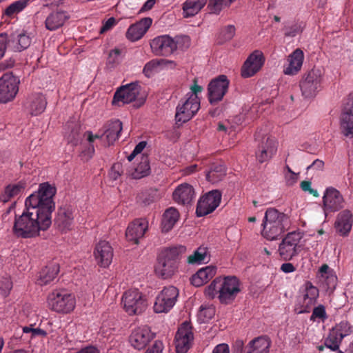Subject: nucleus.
<instances>
[{
    "instance_id": "nucleus-1",
    "label": "nucleus",
    "mask_w": 353,
    "mask_h": 353,
    "mask_svg": "<svg viewBox=\"0 0 353 353\" xmlns=\"http://www.w3.org/2000/svg\"><path fill=\"white\" fill-rule=\"evenodd\" d=\"M56 188L48 183H41L38 190L25 200L22 214L16 216L13 232L17 237L34 238L47 230L52 223V214L55 209L53 197Z\"/></svg>"
},
{
    "instance_id": "nucleus-2",
    "label": "nucleus",
    "mask_w": 353,
    "mask_h": 353,
    "mask_svg": "<svg viewBox=\"0 0 353 353\" xmlns=\"http://www.w3.org/2000/svg\"><path fill=\"white\" fill-rule=\"evenodd\" d=\"M241 291V283L235 276H219L205 289V295L217 299L221 304L232 303Z\"/></svg>"
},
{
    "instance_id": "nucleus-3",
    "label": "nucleus",
    "mask_w": 353,
    "mask_h": 353,
    "mask_svg": "<svg viewBox=\"0 0 353 353\" xmlns=\"http://www.w3.org/2000/svg\"><path fill=\"white\" fill-rule=\"evenodd\" d=\"M289 216L274 208L265 212L261 224V236L268 241L276 240L289 228Z\"/></svg>"
},
{
    "instance_id": "nucleus-4",
    "label": "nucleus",
    "mask_w": 353,
    "mask_h": 353,
    "mask_svg": "<svg viewBox=\"0 0 353 353\" xmlns=\"http://www.w3.org/2000/svg\"><path fill=\"white\" fill-rule=\"evenodd\" d=\"M203 91V87L196 81L190 86V92L186 94L176 107V120L177 122L185 123L190 120L200 108L199 94Z\"/></svg>"
},
{
    "instance_id": "nucleus-5",
    "label": "nucleus",
    "mask_w": 353,
    "mask_h": 353,
    "mask_svg": "<svg viewBox=\"0 0 353 353\" xmlns=\"http://www.w3.org/2000/svg\"><path fill=\"white\" fill-rule=\"evenodd\" d=\"M184 250L183 246L165 249L162 257L159 259L155 265L156 274L163 279L171 278L179 268V254Z\"/></svg>"
},
{
    "instance_id": "nucleus-6",
    "label": "nucleus",
    "mask_w": 353,
    "mask_h": 353,
    "mask_svg": "<svg viewBox=\"0 0 353 353\" xmlns=\"http://www.w3.org/2000/svg\"><path fill=\"white\" fill-rule=\"evenodd\" d=\"M76 303L74 295L63 289L52 291L46 299L48 309L60 314L71 313L74 310Z\"/></svg>"
},
{
    "instance_id": "nucleus-7",
    "label": "nucleus",
    "mask_w": 353,
    "mask_h": 353,
    "mask_svg": "<svg viewBox=\"0 0 353 353\" xmlns=\"http://www.w3.org/2000/svg\"><path fill=\"white\" fill-rule=\"evenodd\" d=\"M122 130V123L119 120H114L110 122L103 133L105 139L109 145L114 143L119 137L120 133ZM103 134L93 133L90 131L85 132L83 137L89 143L88 149L82 152V157L84 159L88 160L93 156L94 153V148L92 143L96 140L101 139Z\"/></svg>"
},
{
    "instance_id": "nucleus-8",
    "label": "nucleus",
    "mask_w": 353,
    "mask_h": 353,
    "mask_svg": "<svg viewBox=\"0 0 353 353\" xmlns=\"http://www.w3.org/2000/svg\"><path fill=\"white\" fill-rule=\"evenodd\" d=\"M303 232L300 230L288 232L279 243L278 252L280 256L289 261L298 255L303 247Z\"/></svg>"
},
{
    "instance_id": "nucleus-9",
    "label": "nucleus",
    "mask_w": 353,
    "mask_h": 353,
    "mask_svg": "<svg viewBox=\"0 0 353 353\" xmlns=\"http://www.w3.org/2000/svg\"><path fill=\"white\" fill-rule=\"evenodd\" d=\"M122 303L125 311L130 315L142 313L148 307V300L139 290L131 288L122 296Z\"/></svg>"
},
{
    "instance_id": "nucleus-10",
    "label": "nucleus",
    "mask_w": 353,
    "mask_h": 353,
    "mask_svg": "<svg viewBox=\"0 0 353 353\" xmlns=\"http://www.w3.org/2000/svg\"><path fill=\"white\" fill-rule=\"evenodd\" d=\"M179 294V290L176 287H164L155 298L154 312L157 314L169 312L176 304Z\"/></svg>"
},
{
    "instance_id": "nucleus-11",
    "label": "nucleus",
    "mask_w": 353,
    "mask_h": 353,
    "mask_svg": "<svg viewBox=\"0 0 353 353\" xmlns=\"http://www.w3.org/2000/svg\"><path fill=\"white\" fill-rule=\"evenodd\" d=\"M323 80V72L319 68L312 69L303 77L300 87L305 98H312L316 96L321 88Z\"/></svg>"
},
{
    "instance_id": "nucleus-12",
    "label": "nucleus",
    "mask_w": 353,
    "mask_h": 353,
    "mask_svg": "<svg viewBox=\"0 0 353 353\" xmlns=\"http://www.w3.org/2000/svg\"><path fill=\"white\" fill-rule=\"evenodd\" d=\"M323 210L325 216L330 212H337L345 205L342 194L334 187L325 188L323 195Z\"/></svg>"
},
{
    "instance_id": "nucleus-13",
    "label": "nucleus",
    "mask_w": 353,
    "mask_h": 353,
    "mask_svg": "<svg viewBox=\"0 0 353 353\" xmlns=\"http://www.w3.org/2000/svg\"><path fill=\"white\" fill-rule=\"evenodd\" d=\"M19 79L12 73H6L0 78V103L13 100L18 91Z\"/></svg>"
},
{
    "instance_id": "nucleus-14",
    "label": "nucleus",
    "mask_w": 353,
    "mask_h": 353,
    "mask_svg": "<svg viewBox=\"0 0 353 353\" xmlns=\"http://www.w3.org/2000/svg\"><path fill=\"white\" fill-rule=\"evenodd\" d=\"M256 139L261 141V145L256 152V157L260 163L270 160L275 154L277 150V142L275 139L268 134H261L260 132L256 134Z\"/></svg>"
},
{
    "instance_id": "nucleus-15",
    "label": "nucleus",
    "mask_w": 353,
    "mask_h": 353,
    "mask_svg": "<svg viewBox=\"0 0 353 353\" xmlns=\"http://www.w3.org/2000/svg\"><path fill=\"white\" fill-rule=\"evenodd\" d=\"M221 193L219 190H212L203 195L199 201L196 210L198 216H203L212 212L220 204Z\"/></svg>"
},
{
    "instance_id": "nucleus-16",
    "label": "nucleus",
    "mask_w": 353,
    "mask_h": 353,
    "mask_svg": "<svg viewBox=\"0 0 353 353\" xmlns=\"http://www.w3.org/2000/svg\"><path fill=\"white\" fill-rule=\"evenodd\" d=\"M194 339L192 327L188 322H184L179 327L175 336L176 353H186L190 348Z\"/></svg>"
},
{
    "instance_id": "nucleus-17",
    "label": "nucleus",
    "mask_w": 353,
    "mask_h": 353,
    "mask_svg": "<svg viewBox=\"0 0 353 353\" xmlns=\"http://www.w3.org/2000/svg\"><path fill=\"white\" fill-rule=\"evenodd\" d=\"M229 83V80L225 75H220L210 82L208 91L210 103H215L223 99L228 92Z\"/></svg>"
},
{
    "instance_id": "nucleus-18",
    "label": "nucleus",
    "mask_w": 353,
    "mask_h": 353,
    "mask_svg": "<svg viewBox=\"0 0 353 353\" xmlns=\"http://www.w3.org/2000/svg\"><path fill=\"white\" fill-rule=\"evenodd\" d=\"M150 48L157 56H169L176 50L177 46L172 37L165 34L154 38L150 42Z\"/></svg>"
},
{
    "instance_id": "nucleus-19",
    "label": "nucleus",
    "mask_w": 353,
    "mask_h": 353,
    "mask_svg": "<svg viewBox=\"0 0 353 353\" xmlns=\"http://www.w3.org/2000/svg\"><path fill=\"white\" fill-rule=\"evenodd\" d=\"M265 58L261 50H254L251 53L241 68V76L248 78L257 73L264 65Z\"/></svg>"
},
{
    "instance_id": "nucleus-20",
    "label": "nucleus",
    "mask_w": 353,
    "mask_h": 353,
    "mask_svg": "<svg viewBox=\"0 0 353 353\" xmlns=\"http://www.w3.org/2000/svg\"><path fill=\"white\" fill-rule=\"evenodd\" d=\"M140 92L138 83H131L121 86L114 94L112 103L119 106L134 101Z\"/></svg>"
},
{
    "instance_id": "nucleus-21",
    "label": "nucleus",
    "mask_w": 353,
    "mask_h": 353,
    "mask_svg": "<svg viewBox=\"0 0 353 353\" xmlns=\"http://www.w3.org/2000/svg\"><path fill=\"white\" fill-rule=\"evenodd\" d=\"M318 285L322 290L332 292L337 284V276L333 269L327 264L322 265L316 275Z\"/></svg>"
},
{
    "instance_id": "nucleus-22",
    "label": "nucleus",
    "mask_w": 353,
    "mask_h": 353,
    "mask_svg": "<svg viewBox=\"0 0 353 353\" xmlns=\"http://www.w3.org/2000/svg\"><path fill=\"white\" fill-rule=\"evenodd\" d=\"M154 334L147 325L134 328L129 337L130 345L137 350H142L146 347L153 339Z\"/></svg>"
},
{
    "instance_id": "nucleus-23",
    "label": "nucleus",
    "mask_w": 353,
    "mask_h": 353,
    "mask_svg": "<svg viewBox=\"0 0 353 353\" xmlns=\"http://www.w3.org/2000/svg\"><path fill=\"white\" fill-rule=\"evenodd\" d=\"M148 221L145 219H137L131 222L125 231V237L128 242L137 245L139 243L148 229Z\"/></svg>"
},
{
    "instance_id": "nucleus-24",
    "label": "nucleus",
    "mask_w": 353,
    "mask_h": 353,
    "mask_svg": "<svg viewBox=\"0 0 353 353\" xmlns=\"http://www.w3.org/2000/svg\"><path fill=\"white\" fill-rule=\"evenodd\" d=\"M304 52L300 48H296L290 53L283 65V72L285 75L294 76L301 70L304 61Z\"/></svg>"
},
{
    "instance_id": "nucleus-25",
    "label": "nucleus",
    "mask_w": 353,
    "mask_h": 353,
    "mask_svg": "<svg viewBox=\"0 0 353 353\" xmlns=\"http://www.w3.org/2000/svg\"><path fill=\"white\" fill-rule=\"evenodd\" d=\"M94 256L97 263L102 268L108 267L113 259V249L105 241H99L94 249Z\"/></svg>"
},
{
    "instance_id": "nucleus-26",
    "label": "nucleus",
    "mask_w": 353,
    "mask_h": 353,
    "mask_svg": "<svg viewBox=\"0 0 353 353\" xmlns=\"http://www.w3.org/2000/svg\"><path fill=\"white\" fill-rule=\"evenodd\" d=\"M70 18V15L66 10H52L46 17L45 28L48 30L55 31L63 27Z\"/></svg>"
},
{
    "instance_id": "nucleus-27",
    "label": "nucleus",
    "mask_w": 353,
    "mask_h": 353,
    "mask_svg": "<svg viewBox=\"0 0 353 353\" xmlns=\"http://www.w3.org/2000/svg\"><path fill=\"white\" fill-rule=\"evenodd\" d=\"M47 106V100L41 93H34L26 99L24 104L26 111L32 116H37L44 112Z\"/></svg>"
},
{
    "instance_id": "nucleus-28",
    "label": "nucleus",
    "mask_w": 353,
    "mask_h": 353,
    "mask_svg": "<svg viewBox=\"0 0 353 353\" xmlns=\"http://www.w3.org/2000/svg\"><path fill=\"white\" fill-rule=\"evenodd\" d=\"M300 292L303 307L300 312H307L316 303L319 290L311 282L307 281L301 286Z\"/></svg>"
},
{
    "instance_id": "nucleus-29",
    "label": "nucleus",
    "mask_w": 353,
    "mask_h": 353,
    "mask_svg": "<svg viewBox=\"0 0 353 353\" xmlns=\"http://www.w3.org/2000/svg\"><path fill=\"white\" fill-rule=\"evenodd\" d=\"M353 225V214L350 210H343L336 216L334 228L336 232L343 236H347Z\"/></svg>"
},
{
    "instance_id": "nucleus-30",
    "label": "nucleus",
    "mask_w": 353,
    "mask_h": 353,
    "mask_svg": "<svg viewBox=\"0 0 353 353\" xmlns=\"http://www.w3.org/2000/svg\"><path fill=\"white\" fill-rule=\"evenodd\" d=\"M152 23V20L151 18L145 17L131 25L126 32L127 39L131 41L139 40L146 33Z\"/></svg>"
},
{
    "instance_id": "nucleus-31",
    "label": "nucleus",
    "mask_w": 353,
    "mask_h": 353,
    "mask_svg": "<svg viewBox=\"0 0 353 353\" xmlns=\"http://www.w3.org/2000/svg\"><path fill=\"white\" fill-rule=\"evenodd\" d=\"M195 196L193 187L188 183L179 185L172 193L173 200L179 203L186 205L190 203Z\"/></svg>"
},
{
    "instance_id": "nucleus-32",
    "label": "nucleus",
    "mask_w": 353,
    "mask_h": 353,
    "mask_svg": "<svg viewBox=\"0 0 353 353\" xmlns=\"http://www.w3.org/2000/svg\"><path fill=\"white\" fill-rule=\"evenodd\" d=\"M74 222V210L71 207H62L58 210L56 224L62 232L72 229Z\"/></svg>"
},
{
    "instance_id": "nucleus-33",
    "label": "nucleus",
    "mask_w": 353,
    "mask_h": 353,
    "mask_svg": "<svg viewBox=\"0 0 353 353\" xmlns=\"http://www.w3.org/2000/svg\"><path fill=\"white\" fill-rule=\"evenodd\" d=\"M341 130L342 134L349 138L353 137V101L345 107L341 116Z\"/></svg>"
},
{
    "instance_id": "nucleus-34",
    "label": "nucleus",
    "mask_w": 353,
    "mask_h": 353,
    "mask_svg": "<svg viewBox=\"0 0 353 353\" xmlns=\"http://www.w3.org/2000/svg\"><path fill=\"white\" fill-rule=\"evenodd\" d=\"M216 273V268L208 265L199 270L191 278V283L196 287H200L208 283Z\"/></svg>"
},
{
    "instance_id": "nucleus-35",
    "label": "nucleus",
    "mask_w": 353,
    "mask_h": 353,
    "mask_svg": "<svg viewBox=\"0 0 353 353\" xmlns=\"http://www.w3.org/2000/svg\"><path fill=\"white\" fill-rule=\"evenodd\" d=\"M25 184L22 182L12 183L6 185L0 194V201L7 203L19 198L23 193Z\"/></svg>"
},
{
    "instance_id": "nucleus-36",
    "label": "nucleus",
    "mask_w": 353,
    "mask_h": 353,
    "mask_svg": "<svg viewBox=\"0 0 353 353\" xmlns=\"http://www.w3.org/2000/svg\"><path fill=\"white\" fill-rule=\"evenodd\" d=\"M271 341L267 336H259L250 341L245 347V353H268Z\"/></svg>"
},
{
    "instance_id": "nucleus-37",
    "label": "nucleus",
    "mask_w": 353,
    "mask_h": 353,
    "mask_svg": "<svg viewBox=\"0 0 353 353\" xmlns=\"http://www.w3.org/2000/svg\"><path fill=\"white\" fill-rule=\"evenodd\" d=\"M179 217L180 214L175 208L170 207L166 209L161 218V229L162 232H170L178 222Z\"/></svg>"
},
{
    "instance_id": "nucleus-38",
    "label": "nucleus",
    "mask_w": 353,
    "mask_h": 353,
    "mask_svg": "<svg viewBox=\"0 0 353 353\" xmlns=\"http://www.w3.org/2000/svg\"><path fill=\"white\" fill-rule=\"evenodd\" d=\"M150 172L148 157L141 154L139 163L128 171V174L133 179H139L148 176Z\"/></svg>"
},
{
    "instance_id": "nucleus-39",
    "label": "nucleus",
    "mask_w": 353,
    "mask_h": 353,
    "mask_svg": "<svg viewBox=\"0 0 353 353\" xmlns=\"http://www.w3.org/2000/svg\"><path fill=\"white\" fill-rule=\"evenodd\" d=\"M208 0H185L183 3V15L191 17L197 14L205 6Z\"/></svg>"
},
{
    "instance_id": "nucleus-40",
    "label": "nucleus",
    "mask_w": 353,
    "mask_h": 353,
    "mask_svg": "<svg viewBox=\"0 0 353 353\" xmlns=\"http://www.w3.org/2000/svg\"><path fill=\"white\" fill-rule=\"evenodd\" d=\"M59 272V264L54 263L47 265L40 272L39 283L41 285L49 283L57 277Z\"/></svg>"
},
{
    "instance_id": "nucleus-41",
    "label": "nucleus",
    "mask_w": 353,
    "mask_h": 353,
    "mask_svg": "<svg viewBox=\"0 0 353 353\" xmlns=\"http://www.w3.org/2000/svg\"><path fill=\"white\" fill-rule=\"evenodd\" d=\"M31 43V39L28 35L25 33H20L16 37H13L11 40H8V48L13 51H22L26 49Z\"/></svg>"
},
{
    "instance_id": "nucleus-42",
    "label": "nucleus",
    "mask_w": 353,
    "mask_h": 353,
    "mask_svg": "<svg viewBox=\"0 0 353 353\" xmlns=\"http://www.w3.org/2000/svg\"><path fill=\"white\" fill-rule=\"evenodd\" d=\"M210 254L208 248L204 246L198 248L192 254L188 257V262L190 264L207 263L210 261Z\"/></svg>"
},
{
    "instance_id": "nucleus-43",
    "label": "nucleus",
    "mask_w": 353,
    "mask_h": 353,
    "mask_svg": "<svg viewBox=\"0 0 353 353\" xmlns=\"http://www.w3.org/2000/svg\"><path fill=\"white\" fill-rule=\"evenodd\" d=\"M166 61L164 59H152L148 62L143 69V72L147 77H151L165 65Z\"/></svg>"
},
{
    "instance_id": "nucleus-44",
    "label": "nucleus",
    "mask_w": 353,
    "mask_h": 353,
    "mask_svg": "<svg viewBox=\"0 0 353 353\" xmlns=\"http://www.w3.org/2000/svg\"><path fill=\"white\" fill-rule=\"evenodd\" d=\"M225 175V168L223 165H214L206 174V179L211 183H217Z\"/></svg>"
},
{
    "instance_id": "nucleus-45",
    "label": "nucleus",
    "mask_w": 353,
    "mask_h": 353,
    "mask_svg": "<svg viewBox=\"0 0 353 353\" xmlns=\"http://www.w3.org/2000/svg\"><path fill=\"white\" fill-rule=\"evenodd\" d=\"M345 336V334H336L332 330L325 341V345L331 350L336 351L339 349L340 343Z\"/></svg>"
},
{
    "instance_id": "nucleus-46",
    "label": "nucleus",
    "mask_w": 353,
    "mask_h": 353,
    "mask_svg": "<svg viewBox=\"0 0 353 353\" xmlns=\"http://www.w3.org/2000/svg\"><path fill=\"white\" fill-rule=\"evenodd\" d=\"M215 309L212 305H202L197 313L198 321L201 323L208 322L214 315Z\"/></svg>"
},
{
    "instance_id": "nucleus-47",
    "label": "nucleus",
    "mask_w": 353,
    "mask_h": 353,
    "mask_svg": "<svg viewBox=\"0 0 353 353\" xmlns=\"http://www.w3.org/2000/svg\"><path fill=\"white\" fill-rule=\"evenodd\" d=\"M123 59L122 50L119 48H114L109 52L107 58V65L112 69L120 64Z\"/></svg>"
},
{
    "instance_id": "nucleus-48",
    "label": "nucleus",
    "mask_w": 353,
    "mask_h": 353,
    "mask_svg": "<svg viewBox=\"0 0 353 353\" xmlns=\"http://www.w3.org/2000/svg\"><path fill=\"white\" fill-rule=\"evenodd\" d=\"M33 0H18L8 6L4 13L7 16H12L21 12Z\"/></svg>"
},
{
    "instance_id": "nucleus-49",
    "label": "nucleus",
    "mask_w": 353,
    "mask_h": 353,
    "mask_svg": "<svg viewBox=\"0 0 353 353\" xmlns=\"http://www.w3.org/2000/svg\"><path fill=\"white\" fill-rule=\"evenodd\" d=\"M8 39L6 34H1L0 35V59L3 57L5 54L6 48H8ZM14 61L10 59L6 63L0 64V70H3L7 68H11L14 65Z\"/></svg>"
},
{
    "instance_id": "nucleus-50",
    "label": "nucleus",
    "mask_w": 353,
    "mask_h": 353,
    "mask_svg": "<svg viewBox=\"0 0 353 353\" xmlns=\"http://www.w3.org/2000/svg\"><path fill=\"white\" fill-rule=\"evenodd\" d=\"M283 174L288 185L292 186L297 182L299 173L293 172L288 165L283 168Z\"/></svg>"
},
{
    "instance_id": "nucleus-51",
    "label": "nucleus",
    "mask_w": 353,
    "mask_h": 353,
    "mask_svg": "<svg viewBox=\"0 0 353 353\" xmlns=\"http://www.w3.org/2000/svg\"><path fill=\"white\" fill-rule=\"evenodd\" d=\"M22 330L25 334H30V337L31 339L37 336L44 337L47 335V332L45 330L40 328H33L32 327V325L23 327Z\"/></svg>"
},
{
    "instance_id": "nucleus-52",
    "label": "nucleus",
    "mask_w": 353,
    "mask_h": 353,
    "mask_svg": "<svg viewBox=\"0 0 353 353\" xmlns=\"http://www.w3.org/2000/svg\"><path fill=\"white\" fill-rule=\"evenodd\" d=\"M12 288V282L10 278H2L0 280V291L4 296H7Z\"/></svg>"
},
{
    "instance_id": "nucleus-53",
    "label": "nucleus",
    "mask_w": 353,
    "mask_h": 353,
    "mask_svg": "<svg viewBox=\"0 0 353 353\" xmlns=\"http://www.w3.org/2000/svg\"><path fill=\"white\" fill-rule=\"evenodd\" d=\"M123 172V165L121 163H116L112 166L109 176L112 180H117Z\"/></svg>"
},
{
    "instance_id": "nucleus-54",
    "label": "nucleus",
    "mask_w": 353,
    "mask_h": 353,
    "mask_svg": "<svg viewBox=\"0 0 353 353\" xmlns=\"http://www.w3.org/2000/svg\"><path fill=\"white\" fill-rule=\"evenodd\" d=\"M332 330L335 331L336 334H345V336L351 333V328L347 322H341L332 329Z\"/></svg>"
},
{
    "instance_id": "nucleus-55",
    "label": "nucleus",
    "mask_w": 353,
    "mask_h": 353,
    "mask_svg": "<svg viewBox=\"0 0 353 353\" xmlns=\"http://www.w3.org/2000/svg\"><path fill=\"white\" fill-rule=\"evenodd\" d=\"M235 27L232 25H229L225 26L221 30V35L223 37L224 40H230L231 39L235 34Z\"/></svg>"
},
{
    "instance_id": "nucleus-56",
    "label": "nucleus",
    "mask_w": 353,
    "mask_h": 353,
    "mask_svg": "<svg viewBox=\"0 0 353 353\" xmlns=\"http://www.w3.org/2000/svg\"><path fill=\"white\" fill-rule=\"evenodd\" d=\"M316 319L323 320L325 319V310L323 306L319 305L315 307L311 316V320L315 321Z\"/></svg>"
},
{
    "instance_id": "nucleus-57",
    "label": "nucleus",
    "mask_w": 353,
    "mask_h": 353,
    "mask_svg": "<svg viewBox=\"0 0 353 353\" xmlns=\"http://www.w3.org/2000/svg\"><path fill=\"white\" fill-rule=\"evenodd\" d=\"M68 142L77 145L80 137L79 130L78 128L73 129L71 132L65 135Z\"/></svg>"
},
{
    "instance_id": "nucleus-58",
    "label": "nucleus",
    "mask_w": 353,
    "mask_h": 353,
    "mask_svg": "<svg viewBox=\"0 0 353 353\" xmlns=\"http://www.w3.org/2000/svg\"><path fill=\"white\" fill-rule=\"evenodd\" d=\"M117 23L116 19L114 17H110L103 22V26L100 30V33H104L112 29Z\"/></svg>"
},
{
    "instance_id": "nucleus-59",
    "label": "nucleus",
    "mask_w": 353,
    "mask_h": 353,
    "mask_svg": "<svg viewBox=\"0 0 353 353\" xmlns=\"http://www.w3.org/2000/svg\"><path fill=\"white\" fill-rule=\"evenodd\" d=\"M301 189L304 192H307L314 196H319V193L316 190L312 188V183L307 181H303L300 184Z\"/></svg>"
},
{
    "instance_id": "nucleus-60",
    "label": "nucleus",
    "mask_w": 353,
    "mask_h": 353,
    "mask_svg": "<svg viewBox=\"0 0 353 353\" xmlns=\"http://www.w3.org/2000/svg\"><path fill=\"white\" fill-rule=\"evenodd\" d=\"M230 347L226 343H220L214 347L212 353H230Z\"/></svg>"
},
{
    "instance_id": "nucleus-61",
    "label": "nucleus",
    "mask_w": 353,
    "mask_h": 353,
    "mask_svg": "<svg viewBox=\"0 0 353 353\" xmlns=\"http://www.w3.org/2000/svg\"><path fill=\"white\" fill-rule=\"evenodd\" d=\"M163 344L159 341H156L154 345L147 350L145 353H162Z\"/></svg>"
},
{
    "instance_id": "nucleus-62",
    "label": "nucleus",
    "mask_w": 353,
    "mask_h": 353,
    "mask_svg": "<svg viewBox=\"0 0 353 353\" xmlns=\"http://www.w3.org/2000/svg\"><path fill=\"white\" fill-rule=\"evenodd\" d=\"M75 353H100L99 350L94 345H88Z\"/></svg>"
},
{
    "instance_id": "nucleus-63",
    "label": "nucleus",
    "mask_w": 353,
    "mask_h": 353,
    "mask_svg": "<svg viewBox=\"0 0 353 353\" xmlns=\"http://www.w3.org/2000/svg\"><path fill=\"white\" fill-rule=\"evenodd\" d=\"M281 270L284 273H292L296 270V268L292 263H285L281 265Z\"/></svg>"
},
{
    "instance_id": "nucleus-64",
    "label": "nucleus",
    "mask_w": 353,
    "mask_h": 353,
    "mask_svg": "<svg viewBox=\"0 0 353 353\" xmlns=\"http://www.w3.org/2000/svg\"><path fill=\"white\" fill-rule=\"evenodd\" d=\"M324 162L320 159H316L313 163L307 168V170L315 169L316 170H321L323 168Z\"/></svg>"
}]
</instances>
